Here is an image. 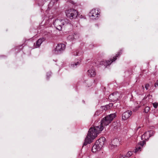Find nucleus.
Here are the masks:
<instances>
[{
  "mask_svg": "<svg viewBox=\"0 0 158 158\" xmlns=\"http://www.w3.org/2000/svg\"><path fill=\"white\" fill-rule=\"evenodd\" d=\"M116 117L115 113L110 114L102 119L99 126L94 127L93 128L91 127L89 128L87 135L85 139L84 145H86L88 143H91L97 137V135L103 130L104 127L108 125Z\"/></svg>",
  "mask_w": 158,
  "mask_h": 158,
  "instance_id": "1",
  "label": "nucleus"
},
{
  "mask_svg": "<svg viewBox=\"0 0 158 158\" xmlns=\"http://www.w3.org/2000/svg\"><path fill=\"white\" fill-rule=\"evenodd\" d=\"M106 139L104 137L100 138L97 140L95 144L93 146L92 151L93 153H95L101 150L104 145Z\"/></svg>",
  "mask_w": 158,
  "mask_h": 158,
  "instance_id": "2",
  "label": "nucleus"
},
{
  "mask_svg": "<svg viewBox=\"0 0 158 158\" xmlns=\"http://www.w3.org/2000/svg\"><path fill=\"white\" fill-rule=\"evenodd\" d=\"M65 24L68 25V23L65 22L64 20L60 19L55 20L53 23L55 27L59 31L61 30L62 26Z\"/></svg>",
  "mask_w": 158,
  "mask_h": 158,
  "instance_id": "3",
  "label": "nucleus"
},
{
  "mask_svg": "<svg viewBox=\"0 0 158 158\" xmlns=\"http://www.w3.org/2000/svg\"><path fill=\"white\" fill-rule=\"evenodd\" d=\"M122 53V51H120L118 52V54L116 55V56L113 57V59L112 60L110 59V60L101 61L100 63V64L104 65L106 67H107V66L110 65L113 62L115 61L117 59L116 57L120 55Z\"/></svg>",
  "mask_w": 158,
  "mask_h": 158,
  "instance_id": "4",
  "label": "nucleus"
},
{
  "mask_svg": "<svg viewBox=\"0 0 158 158\" xmlns=\"http://www.w3.org/2000/svg\"><path fill=\"white\" fill-rule=\"evenodd\" d=\"M65 48V45L63 44H58L53 51L54 54H58L61 53Z\"/></svg>",
  "mask_w": 158,
  "mask_h": 158,
  "instance_id": "5",
  "label": "nucleus"
},
{
  "mask_svg": "<svg viewBox=\"0 0 158 158\" xmlns=\"http://www.w3.org/2000/svg\"><path fill=\"white\" fill-rule=\"evenodd\" d=\"M154 132L152 131H149L145 132L141 136V139L142 140L148 141L149 138L153 135Z\"/></svg>",
  "mask_w": 158,
  "mask_h": 158,
  "instance_id": "6",
  "label": "nucleus"
},
{
  "mask_svg": "<svg viewBox=\"0 0 158 158\" xmlns=\"http://www.w3.org/2000/svg\"><path fill=\"white\" fill-rule=\"evenodd\" d=\"M99 15V13H98V10L95 9H93L89 13V16L90 17H92V19H97Z\"/></svg>",
  "mask_w": 158,
  "mask_h": 158,
  "instance_id": "7",
  "label": "nucleus"
},
{
  "mask_svg": "<svg viewBox=\"0 0 158 158\" xmlns=\"http://www.w3.org/2000/svg\"><path fill=\"white\" fill-rule=\"evenodd\" d=\"M119 141L117 138H115L113 139L111 142V143L109 146V148L111 149H113L119 144Z\"/></svg>",
  "mask_w": 158,
  "mask_h": 158,
  "instance_id": "8",
  "label": "nucleus"
},
{
  "mask_svg": "<svg viewBox=\"0 0 158 158\" xmlns=\"http://www.w3.org/2000/svg\"><path fill=\"white\" fill-rule=\"evenodd\" d=\"M132 112L131 111L127 110L123 113L122 115V119L123 120H125L127 119L131 116Z\"/></svg>",
  "mask_w": 158,
  "mask_h": 158,
  "instance_id": "9",
  "label": "nucleus"
},
{
  "mask_svg": "<svg viewBox=\"0 0 158 158\" xmlns=\"http://www.w3.org/2000/svg\"><path fill=\"white\" fill-rule=\"evenodd\" d=\"M78 15L77 11L73 9H71L70 11V19H73L76 18Z\"/></svg>",
  "mask_w": 158,
  "mask_h": 158,
  "instance_id": "10",
  "label": "nucleus"
},
{
  "mask_svg": "<svg viewBox=\"0 0 158 158\" xmlns=\"http://www.w3.org/2000/svg\"><path fill=\"white\" fill-rule=\"evenodd\" d=\"M118 94L116 92L112 93L109 96V98L113 101H117L118 99Z\"/></svg>",
  "mask_w": 158,
  "mask_h": 158,
  "instance_id": "11",
  "label": "nucleus"
},
{
  "mask_svg": "<svg viewBox=\"0 0 158 158\" xmlns=\"http://www.w3.org/2000/svg\"><path fill=\"white\" fill-rule=\"evenodd\" d=\"M88 75L90 77H94L96 75L95 70L94 68H93L91 69L88 70Z\"/></svg>",
  "mask_w": 158,
  "mask_h": 158,
  "instance_id": "12",
  "label": "nucleus"
},
{
  "mask_svg": "<svg viewBox=\"0 0 158 158\" xmlns=\"http://www.w3.org/2000/svg\"><path fill=\"white\" fill-rule=\"evenodd\" d=\"M45 39L44 37H42L36 41L35 48L39 47L42 43L45 40Z\"/></svg>",
  "mask_w": 158,
  "mask_h": 158,
  "instance_id": "13",
  "label": "nucleus"
},
{
  "mask_svg": "<svg viewBox=\"0 0 158 158\" xmlns=\"http://www.w3.org/2000/svg\"><path fill=\"white\" fill-rule=\"evenodd\" d=\"M79 37V34L77 32H74L72 34V35H70V39L72 40L76 39Z\"/></svg>",
  "mask_w": 158,
  "mask_h": 158,
  "instance_id": "14",
  "label": "nucleus"
},
{
  "mask_svg": "<svg viewBox=\"0 0 158 158\" xmlns=\"http://www.w3.org/2000/svg\"><path fill=\"white\" fill-rule=\"evenodd\" d=\"M132 154V152L129 151L124 156H121L119 158H127L130 157Z\"/></svg>",
  "mask_w": 158,
  "mask_h": 158,
  "instance_id": "15",
  "label": "nucleus"
},
{
  "mask_svg": "<svg viewBox=\"0 0 158 158\" xmlns=\"http://www.w3.org/2000/svg\"><path fill=\"white\" fill-rule=\"evenodd\" d=\"M80 64V62L77 61L75 63H72L71 64V67L73 68H76L77 67V66H78Z\"/></svg>",
  "mask_w": 158,
  "mask_h": 158,
  "instance_id": "16",
  "label": "nucleus"
},
{
  "mask_svg": "<svg viewBox=\"0 0 158 158\" xmlns=\"http://www.w3.org/2000/svg\"><path fill=\"white\" fill-rule=\"evenodd\" d=\"M110 105H111V104H110L109 105H107L105 106H102L101 107V108L102 110H107L110 109Z\"/></svg>",
  "mask_w": 158,
  "mask_h": 158,
  "instance_id": "17",
  "label": "nucleus"
},
{
  "mask_svg": "<svg viewBox=\"0 0 158 158\" xmlns=\"http://www.w3.org/2000/svg\"><path fill=\"white\" fill-rule=\"evenodd\" d=\"M141 147H139V146H137V147L135 149V150H134V152H135V153H137V152H139V151H141Z\"/></svg>",
  "mask_w": 158,
  "mask_h": 158,
  "instance_id": "18",
  "label": "nucleus"
},
{
  "mask_svg": "<svg viewBox=\"0 0 158 158\" xmlns=\"http://www.w3.org/2000/svg\"><path fill=\"white\" fill-rule=\"evenodd\" d=\"M146 141L143 140L142 141H141L138 143V145H140V147H141V148L142 147V146L144 145V144L146 143Z\"/></svg>",
  "mask_w": 158,
  "mask_h": 158,
  "instance_id": "19",
  "label": "nucleus"
},
{
  "mask_svg": "<svg viewBox=\"0 0 158 158\" xmlns=\"http://www.w3.org/2000/svg\"><path fill=\"white\" fill-rule=\"evenodd\" d=\"M149 110V107L148 106H147L145 107L144 110V112L145 113H147L148 112Z\"/></svg>",
  "mask_w": 158,
  "mask_h": 158,
  "instance_id": "20",
  "label": "nucleus"
},
{
  "mask_svg": "<svg viewBox=\"0 0 158 158\" xmlns=\"http://www.w3.org/2000/svg\"><path fill=\"white\" fill-rule=\"evenodd\" d=\"M70 3L72 4L74 6H76L77 5V3L74 1H72L71 0H70Z\"/></svg>",
  "mask_w": 158,
  "mask_h": 158,
  "instance_id": "21",
  "label": "nucleus"
},
{
  "mask_svg": "<svg viewBox=\"0 0 158 158\" xmlns=\"http://www.w3.org/2000/svg\"><path fill=\"white\" fill-rule=\"evenodd\" d=\"M153 105L154 107L156 108H157L158 106V102H155L153 103Z\"/></svg>",
  "mask_w": 158,
  "mask_h": 158,
  "instance_id": "22",
  "label": "nucleus"
},
{
  "mask_svg": "<svg viewBox=\"0 0 158 158\" xmlns=\"http://www.w3.org/2000/svg\"><path fill=\"white\" fill-rule=\"evenodd\" d=\"M51 76V73H48L47 75V78L48 80L49 77Z\"/></svg>",
  "mask_w": 158,
  "mask_h": 158,
  "instance_id": "23",
  "label": "nucleus"
},
{
  "mask_svg": "<svg viewBox=\"0 0 158 158\" xmlns=\"http://www.w3.org/2000/svg\"><path fill=\"white\" fill-rule=\"evenodd\" d=\"M65 13L66 14V15L67 17H68L69 16V10H66L65 11Z\"/></svg>",
  "mask_w": 158,
  "mask_h": 158,
  "instance_id": "24",
  "label": "nucleus"
},
{
  "mask_svg": "<svg viewBox=\"0 0 158 158\" xmlns=\"http://www.w3.org/2000/svg\"><path fill=\"white\" fill-rule=\"evenodd\" d=\"M149 87V85L148 84H146L145 85V88H146V89L147 90H148V88Z\"/></svg>",
  "mask_w": 158,
  "mask_h": 158,
  "instance_id": "25",
  "label": "nucleus"
},
{
  "mask_svg": "<svg viewBox=\"0 0 158 158\" xmlns=\"http://www.w3.org/2000/svg\"><path fill=\"white\" fill-rule=\"evenodd\" d=\"M73 55H74L75 56H77L78 55V52H77V51L75 52H74L73 53Z\"/></svg>",
  "mask_w": 158,
  "mask_h": 158,
  "instance_id": "26",
  "label": "nucleus"
},
{
  "mask_svg": "<svg viewBox=\"0 0 158 158\" xmlns=\"http://www.w3.org/2000/svg\"><path fill=\"white\" fill-rule=\"evenodd\" d=\"M154 86L155 87H156L157 86H158V82L157 81L156 82Z\"/></svg>",
  "mask_w": 158,
  "mask_h": 158,
  "instance_id": "27",
  "label": "nucleus"
},
{
  "mask_svg": "<svg viewBox=\"0 0 158 158\" xmlns=\"http://www.w3.org/2000/svg\"><path fill=\"white\" fill-rule=\"evenodd\" d=\"M95 115H98V111H96L95 114Z\"/></svg>",
  "mask_w": 158,
  "mask_h": 158,
  "instance_id": "28",
  "label": "nucleus"
},
{
  "mask_svg": "<svg viewBox=\"0 0 158 158\" xmlns=\"http://www.w3.org/2000/svg\"><path fill=\"white\" fill-rule=\"evenodd\" d=\"M51 2H52V3H53L54 2H53V1H52Z\"/></svg>",
  "mask_w": 158,
  "mask_h": 158,
  "instance_id": "29",
  "label": "nucleus"
},
{
  "mask_svg": "<svg viewBox=\"0 0 158 158\" xmlns=\"http://www.w3.org/2000/svg\"><path fill=\"white\" fill-rule=\"evenodd\" d=\"M142 88H143V89H144V87H143V85L142 86Z\"/></svg>",
  "mask_w": 158,
  "mask_h": 158,
  "instance_id": "30",
  "label": "nucleus"
},
{
  "mask_svg": "<svg viewBox=\"0 0 158 158\" xmlns=\"http://www.w3.org/2000/svg\"><path fill=\"white\" fill-rule=\"evenodd\" d=\"M139 128H140V127H139L138 128V129H139Z\"/></svg>",
  "mask_w": 158,
  "mask_h": 158,
  "instance_id": "31",
  "label": "nucleus"
},
{
  "mask_svg": "<svg viewBox=\"0 0 158 158\" xmlns=\"http://www.w3.org/2000/svg\"><path fill=\"white\" fill-rule=\"evenodd\" d=\"M99 158V157H97V158Z\"/></svg>",
  "mask_w": 158,
  "mask_h": 158,
  "instance_id": "32",
  "label": "nucleus"
},
{
  "mask_svg": "<svg viewBox=\"0 0 158 158\" xmlns=\"http://www.w3.org/2000/svg\"><path fill=\"white\" fill-rule=\"evenodd\" d=\"M157 81V82H158V80Z\"/></svg>",
  "mask_w": 158,
  "mask_h": 158,
  "instance_id": "33",
  "label": "nucleus"
}]
</instances>
